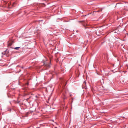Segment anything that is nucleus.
I'll return each instance as SVG.
<instances>
[{"label": "nucleus", "instance_id": "1", "mask_svg": "<svg viewBox=\"0 0 128 128\" xmlns=\"http://www.w3.org/2000/svg\"><path fill=\"white\" fill-rule=\"evenodd\" d=\"M17 4V2H14L12 4V6H14L16 4Z\"/></svg>", "mask_w": 128, "mask_h": 128}, {"label": "nucleus", "instance_id": "2", "mask_svg": "<svg viewBox=\"0 0 128 128\" xmlns=\"http://www.w3.org/2000/svg\"><path fill=\"white\" fill-rule=\"evenodd\" d=\"M46 66L48 67V68H49L50 67V65L48 64H46L45 65Z\"/></svg>", "mask_w": 128, "mask_h": 128}, {"label": "nucleus", "instance_id": "3", "mask_svg": "<svg viewBox=\"0 0 128 128\" xmlns=\"http://www.w3.org/2000/svg\"><path fill=\"white\" fill-rule=\"evenodd\" d=\"M20 48V47H16L14 48V49L18 50Z\"/></svg>", "mask_w": 128, "mask_h": 128}, {"label": "nucleus", "instance_id": "4", "mask_svg": "<svg viewBox=\"0 0 128 128\" xmlns=\"http://www.w3.org/2000/svg\"><path fill=\"white\" fill-rule=\"evenodd\" d=\"M12 44H11V43H9L8 44V45L9 46H11Z\"/></svg>", "mask_w": 128, "mask_h": 128}, {"label": "nucleus", "instance_id": "5", "mask_svg": "<svg viewBox=\"0 0 128 128\" xmlns=\"http://www.w3.org/2000/svg\"><path fill=\"white\" fill-rule=\"evenodd\" d=\"M28 83H27V84H26V86L27 85V86H28Z\"/></svg>", "mask_w": 128, "mask_h": 128}, {"label": "nucleus", "instance_id": "6", "mask_svg": "<svg viewBox=\"0 0 128 128\" xmlns=\"http://www.w3.org/2000/svg\"><path fill=\"white\" fill-rule=\"evenodd\" d=\"M8 5L9 6V5H10V3H8Z\"/></svg>", "mask_w": 128, "mask_h": 128}, {"label": "nucleus", "instance_id": "7", "mask_svg": "<svg viewBox=\"0 0 128 128\" xmlns=\"http://www.w3.org/2000/svg\"><path fill=\"white\" fill-rule=\"evenodd\" d=\"M66 84H67V82H66V84H65V85L64 86H66Z\"/></svg>", "mask_w": 128, "mask_h": 128}, {"label": "nucleus", "instance_id": "8", "mask_svg": "<svg viewBox=\"0 0 128 128\" xmlns=\"http://www.w3.org/2000/svg\"><path fill=\"white\" fill-rule=\"evenodd\" d=\"M66 84H67V82H66V84H65V85L64 86H66Z\"/></svg>", "mask_w": 128, "mask_h": 128}, {"label": "nucleus", "instance_id": "9", "mask_svg": "<svg viewBox=\"0 0 128 128\" xmlns=\"http://www.w3.org/2000/svg\"><path fill=\"white\" fill-rule=\"evenodd\" d=\"M100 11V10H98V11H97V12H99Z\"/></svg>", "mask_w": 128, "mask_h": 128}, {"label": "nucleus", "instance_id": "10", "mask_svg": "<svg viewBox=\"0 0 128 128\" xmlns=\"http://www.w3.org/2000/svg\"><path fill=\"white\" fill-rule=\"evenodd\" d=\"M22 68H23V67H22Z\"/></svg>", "mask_w": 128, "mask_h": 128}]
</instances>
